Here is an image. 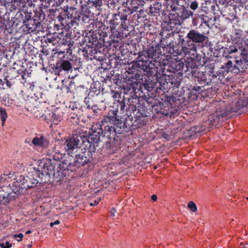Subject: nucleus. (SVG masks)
I'll return each instance as SVG.
<instances>
[{
    "instance_id": "obj_4",
    "label": "nucleus",
    "mask_w": 248,
    "mask_h": 248,
    "mask_svg": "<svg viewBox=\"0 0 248 248\" xmlns=\"http://www.w3.org/2000/svg\"><path fill=\"white\" fill-rule=\"evenodd\" d=\"M11 187L9 186H4V188L0 187V204H5L8 202L11 198L15 197L11 193Z\"/></svg>"
},
{
    "instance_id": "obj_26",
    "label": "nucleus",
    "mask_w": 248,
    "mask_h": 248,
    "mask_svg": "<svg viewBox=\"0 0 248 248\" xmlns=\"http://www.w3.org/2000/svg\"><path fill=\"white\" fill-rule=\"evenodd\" d=\"M6 178L5 175H1L0 176V187H3V185H2L5 182Z\"/></svg>"
},
{
    "instance_id": "obj_10",
    "label": "nucleus",
    "mask_w": 248,
    "mask_h": 248,
    "mask_svg": "<svg viewBox=\"0 0 248 248\" xmlns=\"http://www.w3.org/2000/svg\"><path fill=\"white\" fill-rule=\"evenodd\" d=\"M105 134L108 137H110V134L115 132V129L112 125H106L104 127Z\"/></svg>"
},
{
    "instance_id": "obj_25",
    "label": "nucleus",
    "mask_w": 248,
    "mask_h": 248,
    "mask_svg": "<svg viewBox=\"0 0 248 248\" xmlns=\"http://www.w3.org/2000/svg\"><path fill=\"white\" fill-rule=\"evenodd\" d=\"M23 237V234L22 233H19L18 234H15L14 235V237L17 239V240L19 242L22 241V238Z\"/></svg>"
},
{
    "instance_id": "obj_3",
    "label": "nucleus",
    "mask_w": 248,
    "mask_h": 248,
    "mask_svg": "<svg viewBox=\"0 0 248 248\" xmlns=\"http://www.w3.org/2000/svg\"><path fill=\"white\" fill-rule=\"evenodd\" d=\"M79 142L78 137L68 138L64 142V148L67 152H71L79 148Z\"/></svg>"
},
{
    "instance_id": "obj_24",
    "label": "nucleus",
    "mask_w": 248,
    "mask_h": 248,
    "mask_svg": "<svg viewBox=\"0 0 248 248\" xmlns=\"http://www.w3.org/2000/svg\"><path fill=\"white\" fill-rule=\"evenodd\" d=\"M20 191L19 189H17L16 187V189H14V188H11V193H12V195H14L15 196V197L19 194L20 193Z\"/></svg>"
},
{
    "instance_id": "obj_14",
    "label": "nucleus",
    "mask_w": 248,
    "mask_h": 248,
    "mask_svg": "<svg viewBox=\"0 0 248 248\" xmlns=\"http://www.w3.org/2000/svg\"><path fill=\"white\" fill-rule=\"evenodd\" d=\"M232 62L231 61H228L223 66V68L227 72H231L233 69Z\"/></svg>"
},
{
    "instance_id": "obj_9",
    "label": "nucleus",
    "mask_w": 248,
    "mask_h": 248,
    "mask_svg": "<svg viewBox=\"0 0 248 248\" xmlns=\"http://www.w3.org/2000/svg\"><path fill=\"white\" fill-rule=\"evenodd\" d=\"M45 118L49 121H54L57 118V115L53 111L47 110L45 111Z\"/></svg>"
},
{
    "instance_id": "obj_29",
    "label": "nucleus",
    "mask_w": 248,
    "mask_h": 248,
    "mask_svg": "<svg viewBox=\"0 0 248 248\" xmlns=\"http://www.w3.org/2000/svg\"><path fill=\"white\" fill-rule=\"evenodd\" d=\"M100 200V198L97 199L95 200L93 202H91V203H90V205L91 206H94V205H96L99 203V202Z\"/></svg>"
},
{
    "instance_id": "obj_5",
    "label": "nucleus",
    "mask_w": 248,
    "mask_h": 248,
    "mask_svg": "<svg viewBox=\"0 0 248 248\" xmlns=\"http://www.w3.org/2000/svg\"><path fill=\"white\" fill-rule=\"evenodd\" d=\"M98 139H93V138H89V139L85 138L82 140L83 144L86 146V148H88L91 152L94 153L96 150V147L98 146Z\"/></svg>"
},
{
    "instance_id": "obj_28",
    "label": "nucleus",
    "mask_w": 248,
    "mask_h": 248,
    "mask_svg": "<svg viewBox=\"0 0 248 248\" xmlns=\"http://www.w3.org/2000/svg\"><path fill=\"white\" fill-rule=\"evenodd\" d=\"M237 51H238V49L236 47L230 48V49L228 50V53L229 54H231L233 53H235V52H237Z\"/></svg>"
},
{
    "instance_id": "obj_19",
    "label": "nucleus",
    "mask_w": 248,
    "mask_h": 248,
    "mask_svg": "<svg viewBox=\"0 0 248 248\" xmlns=\"http://www.w3.org/2000/svg\"><path fill=\"white\" fill-rule=\"evenodd\" d=\"M110 118L109 117L107 116L104 117V119L102 120V121L101 122V124H99V125L100 126V129H102V126L103 125H104L105 123H107L108 122L110 121Z\"/></svg>"
},
{
    "instance_id": "obj_1",
    "label": "nucleus",
    "mask_w": 248,
    "mask_h": 248,
    "mask_svg": "<svg viewBox=\"0 0 248 248\" xmlns=\"http://www.w3.org/2000/svg\"><path fill=\"white\" fill-rule=\"evenodd\" d=\"M41 170L36 169L35 173L40 178L43 179V176L45 175H50L54 170V166L51 164L50 160H46L42 167H41Z\"/></svg>"
},
{
    "instance_id": "obj_15",
    "label": "nucleus",
    "mask_w": 248,
    "mask_h": 248,
    "mask_svg": "<svg viewBox=\"0 0 248 248\" xmlns=\"http://www.w3.org/2000/svg\"><path fill=\"white\" fill-rule=\"evenodd\" d=\"M147 54L149 58L153 59L156 54V50L153 47H150L147 51Z\"/></svg>"
},
{
    "instance_id": "obj_20",
    "label": "nucleus",
    "mask_w": 248,
    "mask_h": 248,
    "mask_svg": "<svg viewBox=\"0 0 248 248\" xmlns=\"http://www.w3.org/2000/svg\"><path fill=\"white\" fill-rule=\"evenodd\" d=\"M30 182L31 185V187L37 184L39 181L34 178H30Z\"/></svg>"
},
{
    "instance_id": "obj_37",
    "label": "nucleus",
    "mask_w": 248,
    "mask_h": 248,
    "mask_svg": "<svg viewBox=\"0 0 248 248\" xmlns=\"http://www.w3.org/2000/svg\"><path fill=\"white\" fill-rule=\"evenodd\" d=\"M0 247L2 248H5V246L4 243H1V244H0Z\"/></svg>"
},
{
    "instance_id": "obj_6",
    "label": "nucleus",
    "mask_w": 248,
    "mask_h": 248,
    "mask_svg": "<svg viewBox=\"0 0 248 248\" xmlns=\"http://www.w3.org/2000/svg\"><path fill=\"white\" fill-rule=\"evenodd\" d=\"M248 68V64L241 58L240 60L235 61V64L233 65L232 72L238 74L240 72L244 71Z\"/></svg>"
},
{
    "instance_id": "obj_22",
    "label": "nucleus",
    "mask_w": 248,
    "mask_h": 248,
    "mask_svg": "<svg viewBox=\"0 0 248 248\" xmlns=\"http://www.w3.org/2000/svg\"><path fill=\"white\" fill-rule=\"evenodd\" d=\"M144 53L142 52H140L139 53V56H138V59L139 60V61L142 62H145L146 63H148V62L146 60H144V59L142 57Z\"/></svg>"
},
{
    "instance_id": "obj_33",
    "label": "nucleus",
    "mask_w": 248,
    "mask_h": 248,
    "mask_svg": "<svg viewBox=\"0 0 248 248\" xmlns=\"http://www.w3.org/2000/svg\"><path fill=\"white\" fill-rule=\"evenodd\" d=\"M241 43H243V45L248 46V39L242 40Z\"/></svg>"
},
{
    "instance_id": "obj_18",
    "label": "nucleus",
    "mask_w": 248,
    "mask_h": 248,
    "mask_svg": "<svg viewBox=\"0 0 248 248\" xmlns=\"http://www.w3.org/2000/svg\"><path fill=\"white\" fill-rule=\"evenodd\" d=\"M190 15H192V13L191 12H189L187 10L185 9L183 10L181 16L183 18L186 19Z\"/></svg>"
},
{
    "instance_id": "obj_38",
    "label": "nucleus",
    "mask_w": 248,
    "mask_h": 248,
    "mask_svg": "<svg viewBox=\"0 0 248 248\" xmlns=\"http://www.w3.org/2000/svg\"><path fill=\"white\" fill-rule=\"evenodd\" d=\"M30 233H31V231L30 230L27 231L26 232V234H29Z\"/></svg>"
},
{
    "instance_id": "obj_17",
    "label": "nucleus",
    "mask_w": 248,
    "mask_h": 248,
    "mask_svg": "<svg viewBox=\"0 0 248 248\" xmlns=\"http://www.w3.org/2000/svg\"><path fill=\"white\" fill-rule=\"evenodd\" d=\"M187 207L191 210V211L193 212H195L197 211V208L195 203L192 202L190 201L188 202Z\"/></svg>"
},
{
    "instance_id": "obj_39",
    "label": "nucleus",
    "mask_w": 248,
    "mask_h": 248,
    "mask_svg": "<svg viewBox=\"0 0 248 248\" xmlns=\"http://www.w3.org/2000/svg\"><path fill=\"white\" fill-rule=\"evenodd\" d=\"M145 70H146V69H147V68L149 67V65H145Z\"/></svg>"
},
{
    "instance_id": "obj_35",
    "label": "nucleus",
    "mask_w": 248,
    "mask_h": 248,
    "mask_svg": "<svg viewBox=\"0 0 248 248\" xmlns=\"http://www.w3.org/2000/svg\"><path fill=\"white\" fill-rule=\"evenodd\" d=\"M157 198V196L156 195H153L151 196V199L154 202L156 201Z\"/></svg>"
},
{
    "instance_id": "obj_30",
    "label": "nucleus",
    "mask_w": 248,
    "mask_h": 248,
    "mask_svg": "<svg viewBox=\"0 0 248 248\" xmlns=\"http://www.w3.org/2000/svg\"><path fill=\"white\" fill-rule=\"evenodd\" d=\"M120 17V19L122 20H123V21H126L127 20V16L126 15H122L121 16H119Z\"/></svg>"
},
{
    "instance_id": "obj_34",
    "label": "nucleus",
    "mask_w": 248,
    "mask_h": 248,
    "mask_svg": "<svg viewBox=\"0 0 248 248\" xmlns=\"http://www.w3.org/2000/svg\"><path fill=\"white\" fill-rule=\"evenodd\" d=\"M116 212V210L114 208H112L111 210V215L112 216H114L115 213Z\"/></svg>"
},
{
    "instance_id": "obj_31",
    "label": "nucleus",
    "mask_w": 248,
    "mask_h": 248,
    "mask_svg": "<svg viewBox=\"0 0 248 248\" xmlns=\"http://www.w3.org/2000/svg\"><path fill=\"white\" fill-rule=\"evenodd\" d=\"M156 12H157L155 8L154 7L151 6L150 8V13L153 14V13H155Z\"/></svg>"
},
{
    "instance_id": "obj_21",
    "label": "nucleus",
    "mask_w": 248,
    "mask_h": 248,
    "mask_svg": "<svg viewBox=\"0 0 248 248\" xmlns=\"http://www.w3.org/2000/svg\"><path fill=\"white\" fill-rule=\"evenodd\" d=\"M190 7L191 9H192L193 10H195L198 7V3L196 1H192L191 3Z\"/></svg>"
},
{
    "instance_id": "obj_8",
    "label": "nucleus",
    "mask_w": 248,
    "mask_h": 248,
    "mask_svg": "<svg viewBox=\"0 0 248 248\" xmlns=\"http://www.w3.org/2000/svg\"><path fill=\"white\" fill-rule=\"evenodd\" d=\"M32 143L36 146L42 147H46L48 144V142L43 137L34 138Z\"/></svg>"
},
{
    "instance_id": "obj_16",
    "label": "nucleus",
    "mask_w": 248,
    "mask_h": 248,
    "mask_svg": "<svg viewBox=\"0 0 248 248\" xmlns=\"http://www.w3.org/2000/svg\"><path fill=\"white\" fill-rule=\"evenodd\" d=\"M238 49L241 51V55L248 53V46L243 45V43H241V45L239 46Z\"/></svg>"
},
{
    "instance_id": "obj_2",
    "label": "nucleus",
    "mask_w": 248,
    "mask_h": 248,
    "mask_svg": "<svg viewBox=\"0 0 248 248\" xmlns=\"http://www.w3.org/2000/svg\"><path fill=\"white\" fill-rule=\"evenodd\" d=\"M186 37L188 38L190 41L195 43H203L207 38L204 34L195 30H190Z\"/></svg>"
},
{
    "instance_id": "obj_40",
    "label": "nucleus",
    "mask_w": 248,
    "mask_h": 248,
    "mask_svg": "<svg viewBox=\"0 0 248 248\" xmlns=\"http://www.w3.org/2000/svg\"><path fill=\"white\" fill-rule=\"evenodd\" d=\"M247 200H248V198H247Z\"/></svg>"
},
{
    "instance_id": "obj_32",
    "label": "nucleus",
    "mask_w": 248,
    "mask_h": 248,
    "mask_svg": "<svg viewBox=\"0 0 248 248\" xmlns=\"http://www.w3.org/2000/svg\"><path fill=\"white\" fill-rule=\"evenodd\" d=\"M60 224V221H59V220H57L53 222H51L50 223V226L51 227H53L54 225H57V224Z\"/></svg>"
},
{
    "instance_id": "obj_23",
    "label": "nucleus",
    "mask_w": 248,
    "mask_h": 248,
    "mask_svg": "<svg viewBox=\"0 0 248 248\" xmlns=\"http://www.w3.org/2000/svg\"><path fill=\"white\" fill-rule=\"evenodd\" d=\"M75 162H76L77 163H78L79 165H83L85 163V162H86V160H85L84 161H80L79 160L81 159L80 158V155H78V157H76V158H75Z\"/></svg>"
},
{
    "instance_id": "obj_27",
    "label": "nucleus",
    "mask_w": 248,
    "mask_h": 248,
    "mask_svg": "<svg viewBox=\"0 0 248 248\" xmlns=\"http://www.w3.org/2000/svg\"><path fill=\"white\" fill-rule=\"evenodd\" d=\"M102 4V1L101 0H96L93 1V6L95 7H97V6H101Z\"/></svg>"
},
{
    "instance_id": "obj_36",
    "label": "nucleus",
    "mask_w": 248,
    "mask_h": 248,
    "mask_svg": "<svg viewBox=\"0 0 248 248\" xmlns=\"http://www.w3.org/2000/svg\"><path fill=\"white\" fill-rule=\"evenodd\" d=\"M162 137L163 138H168V137H169L168 135L166 134V133H163L162 134Z\"/></svg>"
},
{
    "instance_id": "obj_13",
    "label": "nucleus",
    "mask_w": 248,
    "mask_h": 248,
    "mask_svg": "<svg viewBox=\"0 0 248 248\" xmlns=\"http://www.w3.org/2000/svg\"><path fill=\"white\" fill-rule=\"evenodd\" d=\"M0 119L2 121V125H3L7 118V114L6 112V110L4 108H0Z\"/></svg>"
},
{
    "instance_id": "obj_7",
    "label": "nucleus",
    "mask_w": 248,
    "mask_h": 248,
    "mask_svg": "<svg viewBox=\"0 0 248 248\" xmlns=\"http://www.w3.org/2000/svg\"><path fill=\"white\" fill-rule=\"evenodd\" d=\"M19 183H20L19 185L20 188L27 190V189L31 188V185L30 182V177L29 176H21L19 178Z\"/></svg>"
},
{
    "instance_id": "obj_11",
    "label": "nucleus",
    "mask_w": 248,
    "mask_h": 248,
    "mask_svg": "<svg viewBox=\"0 0 248 248\" xmlns=\"http://www.w3.org/2000/svg\"><path fill=\"white\" fill-rule=\"evenodd\" d=\"M62 69L64 71H69L72 68V65L68 61H63L61 64Z\"/></svg>"
},
{
    "instance_id": "obj_12",
    "label": "nucleus",
    "mask_w": 248,
    "mask_h": 248,
    "mask_svg": "<svg viewBox=\"0 0 248 248\" xmlns=\"http://www.w3.org/2000/svg\"><path fill=\"white\" fill-rule=\"evenodd\" d=\"M119 14H114L113 15L112 19H111L109 21L110 24L114 25V26H117L119 24Z\"/></svg>"
}]
</instances>
